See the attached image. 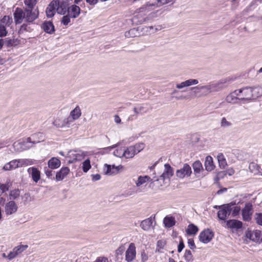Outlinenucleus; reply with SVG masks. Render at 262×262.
Instances as JSON below:
<instances>
[{
    "mask_svg": "<svg viewBox=\"0 0 262 262\" xmlns=\"http://www.w3.org/2000/svg\"><path fill=\"white\" fill-rule=\"evenodd\" d=\"M21 199L24 204H26L27 202L31 201L30 195L28 193H25L23 195H21Z\"/></svg>",
    "mask_w": 262,
    "mask_h": 262,
    "instance_id": "51",
    "label": "nucleus"
},
{
    "mask_svg": "<svg viewBox=\"0 0 262 262\" xmlns=\"http://www.w3.org/2000/svg\"><path fill=\"white\" fill-rule=\"evenodd\" d=\"M91 168L90 160L88 159L82 163V169L84 172H87Z\"/></svg>",
    "mask_w": 262,
    "mask_h": 262,
    "instance_id": "43",
    "label": "nucleus"
},
{
    "mask_svg": "<svg viewBox=\"0 0 262 262\" xmlns=\"http://www.w3.org/2000/svg\"><path fill=\"white\" fill-rule=\"evenodd\" d=\"M141 8L142 7L136 10L135 15L132 18V21L134 24L139 25L147 23L158 16V13L159 11L151 12L152 10H148L141 12L140 10Z\"/></svg>",
    "mask_w": 262,
    "mask_h": 262,
    "instance_id": "2",
    "label": "nucleus"
},
{
    "mask_svg": "<svg viewBox=\"0 0 262 262\" xmlns=\"http://www.w3.org/2000/svg\"><path fill=\"white\" fill-rule=\"evenodd\" d=\"M173 174V168L169 164H165L163 172L160 176L159 178L155 179V181L159 182L160 186H162L165 184V181L166 180L169 181Z\"/></svg>",
    "mask_w": 262,
    "mask_h": 262,
    "instance_id": "6",
    "label": "nucleus"
},
{
    "mask_svg": "<svg viewBox=\"0 0 262 262\" xmlns=\"http://www.w3.org/2000/svg\"><path fill=\"white\" fill-rule=\"evenodd\" d=\"M188 246L190 249L193 250L196 248L195 245L194 241L192 238H189L188 239Z\"/></svg>",
    "mask_w": 262,
    "mask_h": 262,
    "instance_id": "54",
    "label": "nucleus"
},
{
    "mask_svg": "<svg viewBox=\"0 0 262 262\" xmlns=\"http://www.w3.org/2000/svg\"><path fill=\"white\" fill-rule=\"evenodd\" d=\"M220 209L217 212V216L221 220H225L231 214V209L228 204L219 207Z\"/></svg>",
    "mask_w": 262,
    "mask_h": 262,
    "instance_id": "10",
    "label": "nucleus"
},
{
    "mask_svg": "<svg viewBox=\"0 0 262 262\" xmlns=\"http://www.w3.org/2000/svg\"><path fill=\"white\" fill-rule=\"evenodd\" d=\"M239 95L242 94L243 97L240 98V100H251L253 99L252 87H246L237 90Z\"/></svg>",
    "mask_w": 262,
    "mask_h": 262,
    "instance_id": "15",
    "label": "nucleus"
},
{
    "mask_svg": "<svg viewBox=\"0 0 262 262\" xmlns=\"http://www.w3.org/2000/svg\"><path fill=\"white\" fill-rule=\"evenodd\" d=\"M20 191L18 189L11 190L9 194V199L10 201L16 200L20 196Z\"/></svg>",
    "mask_w": 262,
    "mask_h": 262,
    "instance_id": "38",
    "label": "nucleus"
},
{
    "mask_svg": "<svg viewBox=\"0 0 262 262\" xmlns=\"http://www.w3.org/2000/svg\"><path fill=\"white\" fill-rule=\"evenodd\" d=\"M38 135V134H35L25 139H22L15 142L13 145L14 150L19 152L27 150L32 147L30 144H36L40 142L39 140H36Z\"/></svg>",
    "mask_w": 262,
    "mask_h": 262,
    "instance_id": "3",
    "label": "nucleus"
},
{
    "mask_svg": "<svg viewBox=\"0 0 262 262\" xmlns=\"http://www.w3.org/2000/svg\"><path fill=\"white\" fill-rule=\"evenodd\" d=\"M45 173L47 177L50 178L51 176H52V171L51 170H49V169H45Z\"/></svg>",
    "mask_w": 262,
    "mask_h": 262,
    "instance_id": "63",
    "label": "nucleus"
},
{
    "mask_svg": "<svg viewBox=\"0 0 262 262\" xmlns=\"http://www.w3.org/2000/svg\"><path fill=\"white\" fill-rule=\"evenodd\" d=\"M219 166L221 168H225L227 165L226 159L223 154L220 153L217 156Z\"/></svg>",
    "mask_w": 262,
    "mask_h": 262,
    "instance_id": "39",
    "label": "nucleus"
},
{
    "mask_svg": "<svg viewBox=\"0 0 262 262\" xmlns=\"http://www.w3.org/2000/svg\"><path fill=\"white\" fill-rule=\"evenodd\" d=\"M254 220L258 225L262 226V213H256L254 215Z\"/></svg>",
    "mask_w": 262,
    "mask_h": 262,
    "instance_id": "47",
    "label": "nucleus"
},
{
    "mask_svg": "<svg viewBox=\"0 0 262 262\" xmlns=\"http://www.w3.org/2000/svg\"><path fill=\"white\" fill-rule=\"evenodd\" d=\"M199 81L195 79H189L185 81L182 82L180 83L176 84V88L178 89H182L185 87L190 86L192 85L197 84Z\"/></svg>",
    "mask_w": 262,
    "mask_h": 262,
    "instance_id": "25",
    "label": "nucleus"
},
{
    "mask_svg": "<svg viewBox=\"0 0 262 262\" xmlns=\"http://www.w3.org/2000/svg\"><path fill=\"white\" fill-rule=\"evenodd\" d=\"M14 18L16 24H20L25 19V13L23 10L19 8H16L13 13Z\"/></svg>",
    "mask_w": 262,
    "mask_h": 262,
    "instance_id": "20",
    "label": "nucleus"
},
{
    "mask_svg": "<svg viewBox=\"0 0 262 262\" xmlns=\"http://www.w3.org/2000/svg\"><path fill=\"white\" fill-rule=\"evenodd\" d=\"M226 226L233 232L242 228L243 223L237 220H229L226 222Z\"/></svg>",
    "mask_w": 262,
    "mask_h": 262,
    "instance_id": "14",
    "label": "nucleus"
},
{
    "mask_svg": "<svg viewBox=\"0 0 262 262\" xmlns=\"http://www.w3.org/2000/svg\"><path fill=\"white\" fill-rule=\"evenodd\" d=\"M60 161L55 157L52 158L48 163L49 167L52 169L58 168L60 166Z\"/></svg>",
    "mask_w": 262,
    "mask_h": 262,
    "instance_id": "32",
    "label": "nucleus"
},
{
    "mask_svg": "<svg viewBox=\"0 0 262 262\" xmlns=\"http://www.w3.org/2000/svg\"><path fill=\"white\" fill-rule=\"evenodd\" d=\"M18 206L14 201H9L5 204V212L7 215H10L16 213Z\"/></svg>",
    "mask_w": 262,
    "mask_h": 262,
    "instance_id": "13",
    "label": "nucleus"
},
{
    "mask_svg": "<svg viewBox=\"0 0 262 262\" xmlns=\"http://www.w3.org/2000/svg\"><path fill=\"white\" fill-rule=\"evenodd\" d=\"M67 10V3L64 0H53L46 9L48 17H53L55 12L64 14Z\"/></svg>",
    "mask_w": 262,
    "mask_h": 262,
    "instance_id": "1",
    "label": "nucleus"
},
{
    "mask_svg": "<svg viewBox=\"0 0 262 262\" xmlns=\"http://www.w3.org/2000/svg\"><path fill=\"white\" fill-rule=\"evenodd\" d=\"M13 22L12 17L10 16L5 15L0 21V24L6 27H9L11 26Z\"/></svg>",
    "mask_w": 262,
    "mask_h": 262,
    "instance_id": "37",
    "label": "nucleus"
},
{
    "mask_svg": "<svg viewBox=\"0 0 262 262\" xmlns=\"http://www.w3.org/2000/svg\"><path fill=\"white\" fill-rule=\"evenodd\" d=\"M136 30L135 29H130L129 31H128L127 32L125 33V36L127 37H134V34H135V32H136Z\"/></svg>",
    "mask_w": 262,
    "mask_h": 262,
    "instance_id": "58",
    "label": "nucleus"
},
{
    "mask_svg": "<svg viewBox=\"0 0 262 262\" xmlns=\"http://www.w3.org/2000/svg\"><path fill=\"white\" fill-rule=\"evenodd\" d=\"M28 172L34 182L37 183L40 179V172L37 168L30 167L28 169Z\"/></svg>",
    "mask_w": 262,
    "mask_h": 262,
    "instance_id": "22",
    "label": "nucleus"
},
{
    "mask_svg": "<svg viewBox=\"0 0 262 262\" xmlns=\"http://www.w3.org/2000/svg\"><path fill=\"white\" fill-rule=\"evenodd\" d=\"M87 152L82 150H71L68 152V157L71 159L69 162L73 163L74 161H80L86 156Z\"/></svg>",
    "mask_w": 262,
    "mask_h": 262,
    "instance_id": "8",
    "label": "nucleus"
},
{
    "mask_svg": "<svg viewBox=\"0 0 262 262\" xmlns=\"http://www.w3.org/2000/svg\"><path fill=\"white\" fill-rule=\"evenodd\" d=\"M247 236L249 237L250 239L253 242L257 243H262V231L258 230L253 231L247 234Z\"/></svg>",
    "mask_w": 262,
    "mask_h": 262,
    "instance_id": "21",
    "label": "nucleus"
},
{
    "mask_svg": "<svg viewBox=\"0 0 262 262\" xmlns=\"http://www.w3.org/2000/svg\"><path fill=\"white\" fill-rule=\"evenodd\" d=\"M24 3L28 7V8H33L36 4V0H25Z\"/></svg>",
    "mask_w": 262,
    "mask_h": 262,
    "instance_id": "50",
    "label": "nucleus"
},
{
    "mask_svg": "<svg viewBox=\"0 0 262 262\" xmlns=\"http://www.w3.org/2000/svg\"><path fill=\"white\" fill-rule=\"evenodd\" d=\"M249 169L250 171L254 174H260V173H261V169L260 168L259 166L254 162L250 163Z\"/></svg>",
    "mask_w": 262,
    "mask_h": 262,
    "instance_id": "36",
    "label": "nucleus"
},
{
    "mask_svg": "<svg viewBox=\"0 0 262 262\" xmlns=\"http://www.w3.org/2000/svg\"><path fill=\"white\" fill-rule=\"evenodd\" d=\"M28 245H20L14 247L9 254L8 255V258L11 260L16 257L18 255L21 254L28 248Z\"/></svg>",
    "mask_w": 262,
    "mask_h": 262,
    "instance_id": "16",
    "label": "nucleus"
},
{
    "mask_svg": "<svg viewBox=\"0 0 262 262\" xmlns=\"http://www.w3.org/2000/svg\"><path fill=\"white\" fill-rule=\"evenodd\" d=\"M6 28V27L2 26L0 24V37H4L6 36L7 34Z\"/></svg>",
    "mask_w": 262,
    "mask_h": 262,
    "instance_id": "52",
    "label": "nucleus"
},
{
    "mask_svg": "<svg viewBox=\"0 0 262 262\" xmlns=\"http://www.w3.org/2000/svg\"><path fill=\"white\" fill-rule=\"evenodd\" d=\"M163 223L166 227H171L175 224V221L172 217L166 216L164 219Z\"/></svg>",
    "mask_w": 262,
    "mask_h": 262,
    "instance_id": "42",
    "label": "nucleus"
},
{
    "mask_svg": "<svg viewBox=\"0 0 262 262\" xmlns=\"http://www.w3.org/2000/svg\"><path fill=\"white\" fill-rule=\"evenodd\" d=\"M234 203L231 202L228 204V206H230L231 209V213L233 217H235L238 215L241 211V208L239 206H235Z\"/></svg>",
    "mask_w": 262,
    "mask_h": 262,
    "instance_id": "35",
    "label": "nucleus"
},
{
    "mask_svg": "<svg viewBox=\"0 0 262 262\" xmlns=\"http://www.w3.org/2000/svg\"><path fill=\"white\" fill-rule=\"evenodd\" d=\"M184 244L183 243V240L181 239L179 242V244L178 247V252L179 253L181 252L184 248Z\"/></svg>",
    "mask_w": 262,
    "mask_h": 262,
    "instance_id": "59",
    "label": "nucleus"
},
{
    "mask_svg": "<svg viewBox=\"0 0 262 262\" xmlns=\"http://www.w3.org/2000/svg\"><path fill=\"white\" fill-rule=\"evenodd\" d=\"M253 212L252 203L248 202L245 205L244 208L242 210V215L244 221L249 222L252 219Z\"/></svg>",
    "mask_w": 262,
    "mask_h": 262,
    "instance_id": "7",
    "label": "nucleus"
},
{
    "mask_svg": "<svg viewBox=\"0 0 262 262\" xmlns=\"http://www.w3.org/2000/svg\"><path fill=\"white\" fill-rule=\"evenodd\" d=\"M177 0H150L143 5L140 9L141 12H145L148 10H154L156 8L162 5L171 3L173 4Z\"/></svg>",
    "mask_w": 262,
    "mask_h": 262,
    "instance_id": "5",
    "label": "nucleus"
},
{
    "mask_svg": "<svg viewBox=\"0 0 262 262\" xmlns=\"http://www.w3.org/2000/svg\"><path fill=\"white\" fill-rule=\"evenodd\" d=\"M20 167L27 165H32L34 164L33 160L30 159H19Z\"/></svg>",
    "mask_w": 262,
    "mask_h": 262,
    "instance_id": "46",
    "label": "nucleus"
},
{
    "mask_svg": "<svg viewBox=\"0 0 262 262\" xmlns=\"http://www.w3.org/2000/svg\"><path fill=\"white\" fill-rule=\"evenodd\" d=\"M213 236V232L211 230L207 229L200 233L199 238L201 242L207 244L211 241Z\"/></svg>",
    "mask_w": 262,
    "mask_h": 262,
    "instance_id": "9",
    "label": "nucleus"
},
{
    "mask_svg": "<svg viewBox=\"0 0 262 262\" xmlns=\"http://www.w3.org/2000/svg\"><path fill=\"white\" fill-rule=\"evenodd\" d=\"M191 173V167L187 164H184L182 168L177 170L176 176L180 179H183L185 177H190Z\"/></svg>",
    "mask_w": 262,
    "mask_h": 262,
    "instance_id": "11",
    "label": "nucleus"
},
{
    "mask_svg": "<svg viewBox=\"0 0 262 262\" xmlns=\"http://www.w3.org/2000/svg\"><path fill=\"white\" fill-rule=\"evenodd\" d=\"M154 220V218L152 219V217H150L147 219L143 220L141 222L140 225L142 229H143L145 231H148L151 228H153Z\"/></svg>",
    "mask_w": 262,
    "mask_h": 262,
    "instance_id": "28",
    "label": "nucleus"
},
{
    "mask_svg": "<svg viewBox=\"0 0 262 262\" xmlns=\"http://www.w3.org/2000/svg\"><path fill=\"white\" fill-rule=\"evenodd\" d=\"M136 247L134 243H130L125 252V260L128 262L132 261L136 257Z\"/></svg>",
    "mask_w": 262,
    "mask_h": 262,
    "instance_id": "17",
    "label": "nucleus"
},
{
    "mask_svg": "<svg viewBox=\"0 0 262 262\" xmlns=\"http://www.w3.org/2000/svg\"><path fill=\"white\" fill-rule=\"evenodd\" d=\"M25 20L29 22H33L38 16V11L33 8H27L25 10Z\"/></svg>",
    "mask_w": 262,
    "mask_h": 262,
    "instance_id": "12",
    "label": "nucleus"
},
{
    "mask_svg": "<svg viewBox=\"0 0 262 262\" xmlns=\"http://www.w3.org/2000/svg\"><path fill=\"white\" fill-rule=\"evenodd\" d=\"M85 1L91 6H94L98 2V0H85Z\"/></svg>",
    "mask_w": 262,
    "mask_h": 262,
    "instance_id": "62",
    "label": "nucleus"
},
{
    "mask_svg": "<svg viewBox=\"0 0 262 262\" xmlns=\"http://www.w3.org/2000/svg\"><path fill=\"white\" fill-rule=\"evenodd\" d=\"M166 245V242L163 240L158 241L157 244V248L156 252H161L160 250L163 249Z\"/></svg>",
    "mask_w": 262,
    "mask_h": 262,
    "instance_id": "48",
    "label": "nucleus"
},
{
    "mask_svg": "<svg viewBox=\"0 0 262 262\" xmlns=\"http://www.w3.org/2000/svg\"><path fill=\"white\" fill-rule=\"evenodd\" d=\"M111 165L108 164H104L103 172L105 174H111Z\"/></svg>",
    "mask_w": 262,
    "mask_h": 262,
    "instance_id": "55",
    "label": "nucleus"
},
{
    "mask_svg": "<svg viewBox=\"0 0 262 262\" xmlns=\"http://www.w3.org/2000/svg\"><path fill=\"white\" fill-rule=\"evenodd\" d=\"M81 115V110L78 106H77L71 112L70 116L68 117L69 121L73 123L75 120L78 119L80 117Z\"/></svg>",
    "mask_w": 262,
    "mask_h": 262,
    "instance_id": "23",
    "label": "nucleus"
},
{
    "mask_svg": "<svg viewBox=\"0 0 262 262\" xmlns=\"http://www.w3.org/2000/svg\"><path fill=\"white\" fill-rule=\"evenodd\" d=\"M198 231L199 228L193 224H190L188 225V228L186 229V233L189 235H195L197 233Z\"/></svg>",
    "mask_w": 262,
    "mask_h": 262,
    "instance_id": "40",
    "label": "nucleus"
},
{
    "mask_svg": "<svg viewBox=\"0 0 262 262\" xmlns=\"http://www.w3.org/2000/svg\"><path fill=\"white\" fill-rule=\"evenodd\" d=\"M253 99L262 95V90L259 86L252 87Z\"/></svg>",
    "mask_w": 262,
    "mask_h": 262,
    "instance_id": "41",
    "label": "nucleus"
},
{
    "mask_svg": "<svg viewBox=\"0 0 262 262\" xmlns=\"http://www.w3.org/2000/svg\"><path fill=\"white\" fill-rule=\"evenodd\" d=\"M225 82H212L206 85H199L193 87L191 89L194 93H198L201 90H204L206 93H210L214 91H218L225 88Z\"/></svg>",
    "mask_w": 262,
    "mask_h": 262,
    "instance_id": "4",
    "label": "nucleus"
},
{
    "mask_svg": "<svg viewBox=\"0 0 262 262\" xmlns=\"http://www.w3.org/2000/svg\"><path fill=\"white\" fill-rule=\"evenodd\" d=\"M70 16L69 14L67 15L64 16L62 19V23L64 25H67L70 22Z\"/></svg>",
    "mask_w": 262,
    "mask_h": 262,
    "instance_id": "53",
    "label": "nucleus"
},
{
    "mask_svg": "<svg viewBox=\"0 0 262 262\" xmlns=\"http://www.w3.org/2000/svg\"><path fill=\"white\" fill-rule=\"evenodd\" d=\"M143 110V107L140 106L139 107H134V111L136 114L138 115L139 114L142 113Z\"/></svg>",
    "mask_w": 262,
    "mask_h": 262,
    "instance_id": "60",
    "label": "nucleus"
},
{
    "mask_svg": "<svg viewBox=\"0 0 262 262\" xmlns=\"http://www.w3.org/2000/svg\"><path fill=\"white\" fill-rule=\"evenodd\" d=\"M92 177L93 181H97L101 179V176L99 174H92Z\"/></svg>",
    "mask_w": 262,
    "mask_h": 262,
    "instance_id": "61",
    "label": "nucleus"
},
{
    "mask_svg": "<svg viewBox=\"0 0 262 262\" xmlns=\"http://www.w3.org/2000/svg\"><path fill=\"white\" fill-rule=\"evenodd\" d=\"M239 93H238L237 90H235L233 93L229 94L226 98V100L227 102L230 103H237L238 100H240L241 97H237V96H239Z\"/></svg>",
    "mask_w": 262,
    "mask_h": 262,
    "instance_id": "29",
    "label": "nucleus"
},
{
    "mask_svg": "<svg viewBox=\"0 0 262 262\" xmlns=\"http://www.w3.org/2000/svg\"><path fill=\"white\" fill-rule=\"evenodd\" d=\"M20 167L19 160H14L6 163L3 167V169L8 171Z\"/></svg>",
    "mask_w": 262,
    "mask_h": 262,
    "instance_id": "24",
    "label": "nucleus"
},
{
    "mask_svg": "<svg viewBox=\"0 0 262 262\" xmlns=\"http://www.w3.org/2000/svg\"><path fill=\"white\" fill-rule=\"evenodd\" d=\"M42 28L43 30L47 33L52 34L53 33L54 30V26L53 23L51 21H45L42 25Z\"/></svg>",
    "mask_w": 262,
    "mask_h": 262,
    "instance_id": "33",
    "label": "nucleus"
},
{
    "mask_svg": "<svg viewBox=\"0 0 262 262\" xmlns=\"http://www.w3.org/2000/svg\"><path fill=\"white\" fill-rule=\"evenodd\" d=\"M97 262H108V260L105 258L99 257L97 259Z\"/></svg>",
    "mask_w": 262,
    "mask_h": 262,
    "instance_id": "64",
    "label": "nucleus"
},
{
    "mask_svg": "<svg viewBox=\"0 0 262 262\" xmlns=\"http://www.w3.org/2000/svg\"><path fill=\"white\" fill-rule=\"evenodd\" d=\"M192 167L194 170V173L196 177H201V173L203 171V168L202 163L199 161H196L192 164Z\"/></svg>",
    "mask_w": 262,
    "mask_h": 262,
    "instance_id": "31",
    "label": "nucleus"
},
{
    "mask_svg": "<svg viewBox=\"0 0 262 262\" xmlns=\"http://www.w3.org/2000/svg\"><path fill=\"white\" fill-rule=\"evenodd\" d=\"M185 260L188 262H190L193 260V255L190 250H186L184 255Z\"/></svg>",
    "mask_w": 262,
    "mask_h": 262,
    "instance_id": "44",
    "label": "nucleus"
},
{
    "mask_svg": "<svg viewBox=\"0 0 262 262\" xmlns=\"http://www.w3.org/2000/svg\"><path fill=\"white\" fill-rule=\"evenodd\" d=\"M204 165L206 170L208 171H211L214 168L212 158L210 156H207L206 158Z\"/></svg>",
    "mask_w": 262,
    "mask_h": 262,
    "instance_id": "34",
    "label": "nucleus"
},
{
    "mask_svg": "<svg viewBox=\"0 0 262 262\" xmlns=\"http://www.w3.org/2000/svg\"><path fill=\"white\" fill-rule=\"evenodd\" d=\"M53 123L58 128L69 127L72 124L71 122L69 121L68 117L66 118L57 117L54 120Z\"/></svg>",
    "mask_w": 262,
    "mask_h": 262,
    "instance_id": "19",
    "label": "nucleus"
},
{
    "mask_svg": "<svg viewBox=\"0 0 262 262\" xmlns=\"http://www.w3.org/2000/svg\"><path fill=\"white\" fill-rule=\"evenodd\" d=\"M232 123L227 120L225 117H223L221 120V127L223 128H227L231 126Z\"/></svg>",
    "mask_w": 262,
    "mask_h": 262,
    "instance_id": "45",
    "label": "nucleus"
},
{
    "mask_svg": "<svg viewBox=\"0 0 262 262\" xmlns=\"http://www.w3.org/2000/svg\"><path fill=\"white\" fill-rule=\"evenodd\" d=\"M133 147H135V151H136V154L139 153L141 150H142L144 148V144L143 143H140L136 144L134 146H132Z\"/></svg>",
    "mask_w": 262,
    "mask_h": 262,
    "instance_id": "49",
    "label": "nucleus"
},
{
    "mask_svg": "<svg viewBox=\"0 0 262 262\" xmlns=\"http://www.w3.org/2000/svg\"><path fill=\"white\" fill-rule=\"evenodd\" d=\"M136 154L135 147L130 146L126 148H123L121 153H118L117 156L119 158L125 157L126 159L132 158Z\"/></svg>",
    "mask_w": 262,
    "mask_h": 262,
    "instance_id": "18",
    "label": "nucleus"
},
{
    "mask_svg": "<svg viewBox=\"0 0 262 262\" xmlns=\"http://www.w3.org/2000/svg\"><path fill=\"white\" fill-rule=\"evenodd\" d=\"M9 188V185L8 184H2L0 185V189L2 191V192H5L8 190Z\"/></svg>",
    "mask_w": 262,
    "mask_h": 262,
    "instance_id": "56",
    "label": "nucleus"
},
{
    "mask_svg": "<svg viewBox=\"0 0 262 262\" xmlns=\"http://www.w3.org/2000/svg\"><path fill=\"white\" fill-rule=\"evenodd\" d=\"M125 247L124 245L120 246L117 250H116V253L117 255H121L125 251Z\"/></svg>",
    "mask_w": 262,
    "mask_h": 262,
    "instance_id": "57",
    "label": "nucleus"
},
{
    "mask_svg": "<svg viewBox=\"0 0 262 262\" xmlns=\"http://www.w3.org/2000/svg\"><path fill=\"white\" fill-rule=\"evenodd\" d=\"M156 177H154L153 179H151L148 176H139L138 178V180L135 182L137 187H140L141 185L144 184L147 182H155Z\"/></svg>",
    "mask_w": 262,
    "mask_h": 262,
    "instance_id": "30",
    "label": "nucleus"
},
{
    "mask_svg": "<svg viewBox=\"0 0 262 262\" xmlns=\"http://www.w3.org/2000/svg\"><path fill=\"white\" fill-rule=\"evenodd\" d=\"M70 171V169L68 167H62L56 174V181H62L69 173Z\"/></svg>",
    "mask_w": 262,
    "mask_h": 262,
    "instance_id": "26",
    "label": "nucleus"
},
{
    "mask_svg": "<svg viewBox=\"0 0 262 262\" xmlns=\"http://www.w3.org/2000/svg\"><path fill=\"white\" fill-rule=\"evenodd\" d=\"M80 9L79 7L73 5L68 9V13L72 18H76L80 14Z\"/></svg>",
    "mask_w": 262,
    "mask_h": 262,
    "instance_id": "27",
    "label": "nucleus"
}]
</instances>
